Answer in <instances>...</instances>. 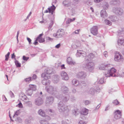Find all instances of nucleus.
Here are the masks:
<instances>
[{
  "label": "nucleus",
  "mask_w": 124,
  "mask_h": 124,
  "mask_svg": "<svg viewBox=\"0 0 124 124\" xmlns=\"http://www.w3.org/2000/svg\"><path fill=\"white\" fill-rule=\"evenodd\" d=\"M86 53L84 51L80 50H77L76 56L77 57H85V59L86 61L90 60L93 58L95 57L94 55L92 53H91L89 55L86 56Z\"/></svg>",
  "instance_id": "nucleus-1"
},
{
  "label": "nucleus",
  "mask_w": 124,
  "mask_h": 124,
  "mask_svg": "<svg viewBox=\"0 0 124 124\" xmlns=\"http://www.w3.org/2000/svg\"><path fill=\"white\" fill-rule=\"evenodd\" d=\"M58 108L59 111L61 112H66L67 115H68L71 110L70 107L65 105L62 101L60 102L58 104Z\"/></svg>",
  "instance_id": "nucleus-2"
},
{
  "label": "nucleus",
  "mask_w": 124,
  "mask_h": 124,
  "mask_svg": "<svg viewBox=\"0 0 124 124\" xmlns=\"http://www.w3.org/2000/svg\"><path fill=\"white\" fill-rule=\"evenodd\" d=\"M112 11L117 15H121L123 13V10L119 7H115L113 8Z\"/></svg>",
  "instance_id": "nucleus-3"
},
{
  "label": "nucleus",
  "mask_w": 124,
  "mask_h": 124,
  "mask_svg": "<svg viewBox=\"0 0 124 124\" xmlns=\"http://www.w3.org/2000/svg\"><path fill=\"white\" fill-rule=\"evenodd\" d=\"M46 90L48 93L52 94H54L56 93V88L54 86L47 85L46 86Z\"/></svg>",
  "instance_id": "nucleus-4"
},
{
  "label": "nucleus",
  "mask_w": 124,
  "mask_h": 124,
  "mask_svg": "<svg viewBox=\"0 0 124 124\" xmlns=\"http://www.w3.org/2000/svg\"><path fill=\"white\" fill-rule=\"evenodd\" d=\"M83 67L87 69L89 71L92 72L94 69V63L92 62H88L84 65Z\"/></svg>",
  "instance_id": "nucleus-5"
},
{
  "label": "nucleus",
  "mask_w": 124,
  "mask_h": 124,
  "mask_svg": "<svg viewBox=\"0 0 124 124\" xmlns=\"http://www.w3.org/2000/svg\"><path fill=\"white\" fill-rule=\"evenodd\" d=\"M56 96V97L58 99L64 102H67L69 100L70 98L69 95L68 94L63 96L59 94L57 95Z\"/></svg>",
  "instance_id": "nucleus-6"
},
{
  "label": "nucleus",
  "mask_w": 124,
  "mask_h": 124,
  "mask_svg": "<svg viewBox=\"0 0 124 124\" xmlns=\"http://www.w3.org/2000/svg\"><path fill=\"white\" fill-rule=\"evenodd\" d=\"M116 70L114 68H112L109 70H108L107 73L105 74L106 77H116V75L115 74L116 72Z\"/></svg>",
  "instance_id": "nucleus-7"
},
{
  "label": "nucleus",
  "mask_w": 124,
  "mask_h": 124,
  "mask_svg": "<svg viewBox=\"0 0 124 124\" xmlns=\"http://www.w3.org/2000/svg\"><path fill=\"white\" fill-rule=\"evenodd\" d=\"M64 34V30L62 29H59L56 33L53 34V36L56 38H60L63 36Z\"/></svg>",
  "instance_id": "nucleus-8"
},
{
  "label": "nucleus",
  "mask_w": 124,
  "mask_h": 124,
  "mask_svg": "<svg viewBox=\"0 0 124 124\" xmlns=\"http://www.w3.org/2000/svg\"><path fill=\"white\" fill-rule=\"evenodd\" d=\"M123 59V56L120 53L118 52H116L114 58V60L116 61L119 62L122 61Z\"/></svg>",
  "instance_id": "nucleus-9"
},
{
  "label": "nucleus",
  "mask_w": 124,
  "mask_h": 124,
  "mask_svg": "<svg viewBox=\"0 0 124 124\" xmlns=\"http://www.w3.org/2000/svg\"><path fill=\"white\" fill-rule=\"evenodd\" d=\"M52 71L51 70H45L44 72L42 73L41 75L42 77H47L50 78L49 75L51 74L52 72Z\"/></svg>",
  "instance_id": "nucleus-10"
},
{
  "label": "nucleus",
  "mask_w": 124,
  "mask_h": 124,
  "mask_svg": "<svg viewBox=\"0 0 124 124\" xmlns=\"http://www.w3.org/2000/svg\"><path fill=\"white\" fill-rule=\"evenodd\" d=\"M87 76L86 73L84 71L79 72L77 75V77L78 78L82 79H85Z\"/></svg>",
  "instance_id": "nucleus-11"
},
{
  "label": "nucleus",
  "mask_w": 124,
  "mask_h": 124,
  "mask_svg": "<svg viewBox=\"0 0 124 124\" xmlns=\"http://www.w3.org/2000/svg\"><path fill=\"white\" fill-rule=\"evenodd\" d=\"M54 98L52 96H47L46 97V103L47 105L49 106L51 105L53 102Z\"/></svg>",
  "instance_id": "nucleus-12"
},
{
  "label": "nucleus",
  "mask_w": 124,
  "mask_h": 124,
  "mask_svg": "<svg viewBox=\"0 0 124 124\" xmlns=\"http://www.w3.org/2000/svg\"><path fill=\"white\" fill-rule=\"evenodd\" d=\"M43 100L40 97H38L35 100V104L37 106H39L43 104Z\"/></svg>",
  "instance_id": "nucleus-13"
},
{
  "label": "nucleus",
  "mask_w": 124,
  "mask_h": 124,
  "mask_svg": "<svg viewBox=\"0 0 124 124\" xmlns=\"http://www.w3.org/2000/svg\"><path fill=\"white\" fill-rule=\"evenodd\" d=\"M98 27L97 26H93L90 30L91 32L94 36L97 35L98 33Z\"/></svg>",
  "instance_id": "nucleus-14"
},
{
  "label": "nucleus",
  "mask_w": 124,
  "mask_h": 124,
  "mask_svg": "<svg viewBox=\"0 0 124 124\" xmlns=\"http://www.w3.org/2000/svg\"><path fill=\"white\" fill-rule=\"evenodd\" d=\"M99 68L100 70H108L110 69L111 67L110 64H102L99 66Z\"/></svg>",
  "instance_id": "nucleus-15"
},
{
  "label": "nucleus",
  "mask_w": 124,
  "mask_h": 124,
  "mask_svg": "<svg viewBox=\"0 0 124 124\" xmlns=\"http://www.w3.org/2000/svg\"><path fill=\"white\" fill-rule=\"evenodd\" d=\"M121 115V112L119 110H116L114 113V118L116 119L120 118Z\"/></svg>",
  "instance_id": "nucleus-16"
},
{
  "label": "nucleus",
  "mask_w": 124,
  "mask_h": 124,
  "mask_svg": "<svg viewBox=\"0 0 124 124\" xmlns=\"http://www.w3.org/2000/svg\"><path fill=\"white\" fill-rule=\"evenodd\" d=\"M62 79L65 80H67L69 79L68 75L67 73L64 71H62L61 73Z\"/></svg>",
  "instance_id": "nucleus-17"
},
{
  "label": "nucleus",
  "mask_w": 124,
  "mask_h": 124,
  "mask_svg": "<svg viewBox=\"0 0 124 124\" xmlns=\"http://www.w3.org/2000/svg\"><path fill=\"white\" fill-rule=\"evenodd\" d=\"M44 78L42 81V84L45 85H49L50 84L51 81L48 80V79L49 78H47V77H42Z\"/></svg>",
  "instance_id": "nucleus-18"
},
{
  "label": "nucleus",
  "mask_w": 124,
  "mask_h": 124,
  "mask_svg": "<svg viewBox=\"0 0 124 124\" xmlns=\"http://www.w3.org/2000/svg\"><path fill=\"white\" fill-rule=\"evenodd\" d=\"M61 90L64 94H65L68 93L69 89L67 86L63 85L61 87Z\"/></svg>",
  "instance_id": "nucleus-19"
},
{
  "label": "nucleus",
  "mask_w": 124,
  "mask_h": 124,
  "mask_svg": "<svg viewBox=\"0 0 124 124\" xmlns=\"http://www.w3.org/2000/svg\"><path fill=\"white\" fill-rule=\"evenodd\" d=\"M71 3L69 0H65L62 2L63 5L65 7H68L71 6Z\"/></svg>",
  "instance_id": "nucleus-20"
},
{
  "label": "nucleus",
  "mask_w": 124,
  "mask_h": 124,
  "mask_svg": "<svg viewBox=\"0 0 124 124\" xmlns=\"http://www.w3.org/2000/svg\"><path fill=\"white\" fill-rule=\"evenodd\" d=\"M21 99L26 102L28 103V104H29L30 105H31V102L30 101L29 99L26 96L24 95L23 96H22Z\"/></svg>",
  "instance_id": "nucleus-21"
},
{
  "label": "nucleus",
  "mask_w": 124,
  "mask_h": 124,
  "mask_svg": "<svg viewBox=\"0 0 124 124\" xmlns=\"http://www.w3.org/2000/svg\"><path fill=\"white\" fill-rule=\"evenodd\" d=\"M100 14L101 17L104 18H106L108 16V14L105 10H102L101 11Z\"/></svg>",
  "instance_id": "nucleus-22"
},
{
  "label": "nucleus",
  "mask_w": 124,
  "mask_h": 124,
  "mask_svg": "<svg viewBox=\"0 0 124 124\" xmlns=\"http://www.w3.org/2000/svg\"><path fill=\"white\" fill-rule=\"evenodd\" d=\"M67 63L69 64L75 65L76 64L75 62L72 60L71 57H68L67 60Z\"/></svg>",
  "instance_id": "nucleus-23"
},
{
  "label": "nucleus",
  "mask_w": 124,
  "mask_h": 124,
  "mask_svg": "<svg viewBox=\"0 0 124 124\" xmlns=\"http://www.w3.org/2000/svg\"><path fill=\"white\" fill-rule=\"evenodd\" d=\"M109 18L113 22H115L118 20V19L115 16H111L109 17Z\"/></svg>",
  "instance_id": "nucleus-24"
},
{
  "label": "nucleus",
  "mask_w": 124,
  "mask_h": 124,
  "mask_svg": "<svg viewBox=\"0 0 124 124\" xmlns=\"http://www.w3.org/2000/svg\"><path fill=\"white\" fill-rule=\"evenodd\" d=\"M45 111L42 109L39 110L38 111V114L42 117H45L46 115Z\"/></svg>",
  "instance_id": "nucleus-25"
},
{
  "label": "nucleus",
  "mask_w": 124,
  "mask_h": 124,
  "mask_svg": "<svg viewBox=\"0 0 124 124\" xmlns=\"http://www.w3.org/2000/svg\"><path fill=\"white\" fill-rule=\"evenodd\" d=\"M59 77L57 75H54L53 76V81L54 83H56L58 82L59 80Z\"/></svg>",
  "instance_id": "nucleus-26"
},
{
  "label": "nucleus",
  "mask_w": 124,
  "mask_h": 124,
  "mask_svg": "<svg viewBox=\"0 0 124 124\" xmlns=\"http://www.w3.org/2000/svg\"><path fill=\"white\" fill-rule=\"evenodd\" d=\"M79 81L75 79H73L72 82V85L75 86H77L78 85H79Z\"/></svg>",
  "instance_id": "nucleus-27"
},
{
  "label": "nucleus",
  "mask_w": 124,
  "mask_h": 124,
  "mask_svg": "<svg viewBox=\"0 0 124 124\" xmlns=\"http://www.w3.org/2000/svg\"><path fill=\"white\" fill-rule=\"evenodd\" d=\"M88 110L87 109H83L81 111V114L83 115H87L88 114Z\"/></svg>",
  "instance_id": "nucleus-28"
},
{
  "label": "nucleus",
  "mask_w": 124,
  "mask_h": 124,
  "mask_svg": "<svg viewBox=\"0 0 124 124\" xmlns=\"http://www.w3.org/2000/svg\"><path fill=\"white\" fill-rule=\"evenodd\" d=\"M124 31V28H121L118 31V35L119 36H122L123 35V31Z\"/></svg>",
  "instance_id": "nucleus-29"
},
{
  "label": "nucleus",
  "mask_w": 124,
  "mask_h": 124,
  "mask_svg": "<svg viewBox=\"0 0 124 124\" xmlns=\"http://www.w3.org/2000/svg\"><path fill=\"white\" fill-rule=\"evenodd\" d=\"M118 44L119 46H124V39H118Z\"/></svg>",
  "instance_id": "nucleus-30"
},
{
  "label": "nucleus",
  "mask_w": 124,
  "mask_h": 124,
  "mask_svg": "<svg viewBox=\"0 0 124 124\" xmlns=\"http://www.w3.org/2000/svg\"><path fill=\"white\" fill-rule=\"evenodd\" d=\"M72 112L74 115L77 116L79 113L80 111L78 109H76L72 110Z\"/></svg>",
  "instance_id": "nucleus-31"
},
{
  "label": "nucleus",
  "mask_w": 124,
  "mask_h": 124,
  "mask_svg": "<svg viewBox=\"0 0 124 124\" xmlns=\"http://www.w3.org/2000/svg\"><path fill=\"white\" fill-rule=\"evenodd\" d=\"M29 89H30L32 90V91H35L36 89V86L34 85H31L29 86Z\"/></svg>",
  "instance_id": "nucleus-32"
},
{
  "label": "nucleus",
  "mask_w": 124,
  "mask_h": 124,
  "mask_svg": "<svg viewBox=\"0 0 124 124\" xmlns=\"http://www.w3.org/2000/svg\"><path fill=\"white\" fill-rule=\"evenodd\" d=\"M54 21L53 20H51L49 26L48 27V30L47 31L48 32H49L51 28L52 27L53 25L54 24Z\"/></svg>",
  "instance_id": "nucleus-33"
},
{
  "label": "nucleus",
  "mask_w": 124,
  "mask_h": 124,
  "mask_svg": "<svg viewBox=\"0 0 124 124\" xmlns=\"http://www.w3.org/2000/svg\"><path fill=\"white\" fill-rule=\"evenodd\" d=\"M45 111L46 113L50 114L51 115L52 114H51V113H54V111L51 109L49 108L46 109L45 110Z\"/></svg>",
  "instance_id": "nucleus-34"
},
{
  "label": "nucleus",
  "mask_w": 124,
  "mask_h": 124,
  "mask_svg": "<svg viewBox=\"0 0 124 124\" xmlns=\"http://www.w3.org/2000/svg\"><path fill=\"white\" fill-rule=\"evenodd\" d=\"M109 7V5L107 3L105 2L103 3V7L104 9V10L107 9Z\"/></svg>",
  "instance_id": "nucleus-35"
},
{
  "label": "nucleus",
  "mask_w": 124,
  "mask_h": 124,
  "mask_svg": "<svg viewBox=\"0 0 124 124\" xmlns=\"http://www.w3.org/2000/svg\"><path fill=\"white\" fill-rule=\"evenodd\" d=\"M32 91V90L30 89L29 88L26 91V93L27 95L29 96L31 95L33 93Z\"/></svg>",
  "instance_id": "nucleus-36"
},
{
  "label": "nucleus",
  "mask_w": 124,
  "mask_h": 124,
  "mask_svg": "<svg viewBox=\"0 0 124 124\" xmlns=\"http://www.w3.org/2000/svg\"><path fill=\"white\" fill-rule=\"evenodd\" d=\"M39 122L40 124H49L47 121L44 120H40Z\"/></svg>",
  "instance_id": "nucleus-37"
},
{
  "label": "nucleus",
  "mask_w": 124,
  "mask_h": 124,
  "mask_svg": "<svg viewBox=\"0 0 124 124\" xmlns=\"http://www.w3.org/2000/svg\"><path fill=\"white\" fill-rule=\"evenodd\" d=\"M96 90L93 88H91L89 91V93L92 94H94Z\"/></svg>",
  "instance_id": "nucleus-38"
},
{
  "label": "nucleus",
  "mask_w": 124,
  "mask_h": 124,
  "mask_svg": "<svg viewBox=\"0 0 124 124\" xmlns=\"http://www.w3.org/2000/svg\"><path fill=\"white\" fill-rule=\"evenodd\" d=\"M15 64L17 67H20L21 66V64L17 60H16V58H15Z\"/></svg>",
  "instance_id": "nucleus-39"
},
{
  "label": "nucleus",
  "mask_w": 124,
  "mask_h": 124,
  "mask_svg": "<svg viewBox=\"0 0 124 124\" xmlns=\"http://www.w3.org/2000/svg\"><path fill=\"white\" fill-rule=\"evenodd\" d=\"M104 22L105 23L106 25H111L112 24V23L108 20L105 19L104 20Z\"/></svg>",
  "instance_id": "nucleus-40"
},
{
  "label": "nucleus",
  "mask_w": 124,
  "mask_h": 124,
  "mask_svg": "<svg viewBox=\"0 0 124 124\" xmlns=\"http://www.w3.org/2000/svg\"><path fill=\"white\" fill-rule=\"evenodd\" d=\"M32 80L31 77H30L24 79V81L26 82H29Z\"/></svg>",
  "instance_id": "nucleus-41"
},
{
  "label": "nucleus",
  "mask_w": 124,
  "mask_h": 124,
  "mask_svg": "<svg viewBox=\"0 0 124 124\" xmlns=\"http://www.w3.org/2000/svg\"><path fill=\"white\" fill-rule=\"evenodd\" d=\"M120 2L118 0H114L111 1L110 2V3L111 4H117V3H119Z\"/></svg>",
  "instance_id": "nucleus-42"
},
{
  "label": "nucleus",
  "mask_w": 124,
  "mask_h": 124,
  "mask_svg": "<svg viewBox=\"0 0 124 124\" xmlns=\"http://www.w3.org/2000/svg\"><path fill=\"white\" fill-rule=\"evenodd\" d=\"M104 78H102L100 79L98 81V83L99 84H102L104 83Z\"/></svg>",
  "instance_id": "nucleus-43"
},
{
  "label": "nucleus",
  "mask_w": 124,
  "mask_h": 124,
  "mask_svg": "<svg viewBox=\"0 0 124 124\" xmlns=\"http://www.w3.org/2000/svg\"><path fill=\"white\" fill-rule=\"evenodd\" d=\"M10 54V53L9 52H8L7 54L5 55V60L6 61H7L8 60V59L9 57V55Z\"/></svg>",
  "instance_id": "nucleus-44"
},
{
  "label": "nucleus",
  "mask_w": 124,
  "mask_h": 124,
  "mask_svg": "<svg viewBox=\"0 0 124 124\" xmlns=\"http://www.w3.org/2000/svg\"><path fill=\"white\" fill-rule=\"evenodd\" d=\"M113 104L115 105H117L119 104V102L117 99L113 101L112 102Z\"/></svg>",
  "instance_id": "nucleus-45"
},
{
  "label": "nucleus",
  "mask_w": 124,
  "mask_h": 124,
  "mask_svg": "<svg viewBox=\"0 0 124 124\" xmlns=\"http://www.w3.org/2000/svg\"><path fill=\"white\" fill-rule=\"evenodd\" d=\"M75 20V18H73V20H72V19H69L68 20H67L66 22V23L67 24H69L70 23L74 21Z\"/></svg>",
  "instance_id": "nucleus-46"
},
{
  "label": "nucleus",
  "mask_w": 124,
  "mask_h": 124,
  "mask_svg": "<svg viewBox=\"0 0 124 124\" xmlns=\"http://www.w3.org/2000/svg\"><path fill=\"white\" fill-rule=\"evenodd\" d=\"M48 9L49 11V13H51V14H53V12L55 10L51 9L50 8H48Z\"/></svg>",
  "instance_id": "nucleus-47"
},
{
  "label": "nucleus",
  "mask_w": 124,
  "mask_h": 124,
  "mask_svg": "<svg viewBox=\"0 0 124 124\" xmlns=\"http://www.w3.org/2000/svg\"><path fill=\"white\" fill-rule=\"evenodd\" d=\"M39 42V43H43L45 41L44 39L43 38H39L38 39Z\"/></svg>",
  "instance_id": "nucleus-48"
},
{
  "label": "nucleus",
  "mask_w": 124,
  "mask_h": 124,
  "mask_svg": "<svg viewBox=\"0 0 124 124\" xmlns=\"http://www.w3.org/2000/svg\"><path fill=\"white\" fill-rule=\"evenodd\" d=\"M84 102L85 105H87L90 103V101L88 100H85L84 101Z\"/></svg>",
  "instance_id": "nucleus-49"
},
{
  "label": "nucleus",
  "mask_w": 124,
  "mask_h": 124,
  "mask_svg": "<svg viewBox=\"0 0 124 124\" xmlns=\"http://www.w3.org/2000/svg\"><path fill=\"white\" fill-rule=\"evenodd\" d=\"M54 3V2H53L52 3V6H51L50 8L51 9L55 10V7L53 4Z\"/></svg>",
  "instance_id": "nucleus-50"
},
{
  "label": "nucleus",
  "mask_w": 124,
  "mask_h": 124,
  "mask_svg": "<svg viewBox=\"0 0 124 124\" xmlns=\"http://www.w3.org/2000/svg\"><path fill=\"white\" fill-rule=\"evenodd\" d=\"M9 94L11 98H13L14 97V93L12 92L11 91H10L9 93Z\"/></svg>",
  "instance_id": "nucleus-51"
},
{
  "label": "nucleus",
  "mask_w": 124,
  "mask_h": 124,
  "mask_svg": "<svg viewBox=\"0 0 124 124\" xmlns=\"http://www.w3.org/2000/svg\"><path fill=\"white\" fill-rule=\"evenodd\" d=\"M20 114V112L19 110H17L16 112L15 115L13 116V117L15 115H16L17 116H18Z\"/></svg>",
  "instance_id": "nucleus-52"
},
{
  "label": "nucleus",
  "mask_w": 124,
  "mask_h": 124,
  "mask_svg": "<svg viewBox=\"0 0 124 124\" xmlns=\"http://www.w3.org/2000/svg\"><path fill=\"white\" fill-rule=\"evenodd\" d=\"M17 107H19V108H22L23 107V105L22 103L21 102L20 103L17 105Z\"/></svg>",
  "instance_id": "nucleus-53"
},
{
  "label": "nucleus",
  "mask_w": 124,
  "mask_h": 124,
  "mask_svg": "<svg viewBox=\"0 0 124 124\" xmlns=\"http://www.w3.org/2000/svg\"><path fill=\"white\" fill-rule=\"evenodd\" d=\"M31 121L28 119H26L25 121V124H30Z\"/></svg>",
  "instance_id": "nucleus-54"
},
{
  "label": "nucleus",
  "mask_w": 124,
  "mask_h": 124,
  "mask_svg": "<svg viewBox=\"0 0 124 124\" xmlns=\"http://www.w3.org/2000/svg\"><path fill=\"white\" fill-rule=\"evenodd\" d=\"M27 39L29 42V44L30 45L31 44H32L31 40L30 38L28 37L27 38Z\"/></svg>",
  "instance_id": "nucleus-55"
},
{
  "label": "nucleus",
  "mask_w": 124,
  "mask_h": 124,
  "mask_svg": "<svg viewBox=\"0 0 124 124\" xmlns=\"http://www.w3.org/2000/svg\"><path fill=\"white\" fill-rule=\"evenodd\" d=\"M23 59L24 60L27 61L29 59V57H26L25 56H23Z\"/></svg>",
  "instance_id": "nucleus-56"
},
{
  "label": "nucleus",
  "mask_w": 124,
  "mask_h": 124,
  "mask_svg": "<svg viewBox=\"0 0 124 124\" xmlns=\"http://www.w3.org/2000/svg\"><path fill=\"white\" fill-rule=\"evenodd\" d=\"M79 124H86V123L84 121L81 120L79 121Z\"/></svg>",
  "instance_id": "nucleus-57"
},
{
  "label": "nucleus",
  "mask_w": 124,
  "mask_h": 124,
  "mask_svg": "<svg viewBox=\"0 0 124 124\" xmlns=\"http://www.w3.org/2000/svg\"><path fill=\"white\" fill-rule=\"evenodd\" d=\"M38 39L37 38H36V40L33 43L35 45H36L38 44Z\"/></svg>",
  "instance_id": "nucleus-58"
},
{
  "label": "nucleus",
  "mask_w": 124,
  "mask_h": 124,
  "mask_svg": "<svg viewBox=\"0 0 124 124\" xmlns=\"http://www.w3.org/2000/svg\"><path fill=\"white\" fill-rule=\"evenodd\" d=\"M16 120H17L18 121L19 123H21L22 122V119L21 118L19 117H17V119Z\"/></svg>",
  "instance_id": "nucleus-59"
},
{
  "label": "nucleus",
  "mask_w": 124,
  "mask_h": 124,
  "mask_svg": "<svg viewBox=\"0 0 124 124\" xmlns=\"http://www.w3.org/2000/svg\"><path fill=\"white\" fill-rule=\"evenodd\" d=\"M103 55L105 57H107L108 56V53L107 51H105L103 53Z\"/></svg>",
  "instance_id": "nucleus-60"
},
{
  "label": "nucleus",
  "mask_w": 124,
  "mask_h": 124,
  "mask_svg": "<svg viewBox=\"0 0 124 124\" xmlns=\"http://www.w3.org/2000/svg\"><path fill=\"white\" fill-rule=\"evenodd\" d=\"M37 78V76L35 74H34L32 77V80L33 79H36Z\"/></svg>",
  "instance_id": "nucleus-61"
},
{
  "label": "nucleus",
  "mask_w": 124,
  "mask_h": 124,
  "mask_svg": "<svg viewBox=\"0 0 124 124\" xmlns=\"http://www.w3.org/2000/svg\"><path fill=\"white\" fill-rule=\"evenodd\" d=\"M79 31H80V30H76L74 32H73V34H74V33H75L76 34H78L79 33Z\"/></svg>",
  "instance_id": "nucleus-62"
},
{
  "label": "nucleus",
  "mask_w": 124,
  "mask_h": 124,
  "mask_svg": "<svg viewBox=\"0 0 124 124\" xmlns=\"http://www.w3.org/2000/svg\"><path fill=\"white\" fill-rule=\"evenodd\" d=\"M70 99L71 101H74L75 100V98L74 97L72 96L71 97Z\"/></svg>",
  "instance_id": "nucleus-63"
},
{
  "label": "nucleus",
  "mask_w": 124,
  "mask_h": 124,
  "mask_svg": "<svg viewBox=\"0 0 124 124\" xmlns=\"http://www.w3.org/2000/svg\"><path fill=\"white\" fill-rule=\"evenodd\" d=\"M46 39L47 40L52 41L53 40L52 39L48 37H46Z\"/></svg>",
  "instance_id": "nucleus-64"
}]
</instances>
